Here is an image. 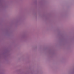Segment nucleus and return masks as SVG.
Wrapping results in <instances>:
<instances>
[{"instance_id": "1", "label": "nucleus", "mask_w": 74, "mask_h": 74, "mask_svg": "<svg viewBox=\"0 0 74 74\" xmlns=\"http://www.w3.org/2000/svg\"><path fill=\"white\" fill-rule=\"evenodd\" d=\"M35 3H37V1H35Z\"/></svg>"}]
</instances>
